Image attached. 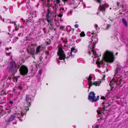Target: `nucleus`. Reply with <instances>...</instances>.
Listing matches in <instances>:
<instances>
[{"label": "nucleus", "mask_w": 128, "mask_h": 128, "mask_svg": "<svg viewBox=\"0 0 128 128\" xmlns=\"http://www.w3.org/2000/svg\"><path fill=\"white\" fill-rule=\"evenodd\" d=\"M76 7H77V6H76V7H74V8H76Z\"/></svg>", "instance_id": "nucleus-45"}, {"label": "nucleus", "mask_w": 128, "mask_h": 128, "mask_svg": "<svg viewBox=\"0 0 128 128\" xmlns=\"http://www.w3.org/2000/svg\"><path fill=\"white\" fill-rule=\"evenodd\" d=\"M20 58H22V60H23L24 59V56H23L22 57H22H20Z\"/></svg>", "instance_id": "nucleus-37"}, {"label": "nucleus", "mask_w": 128, "mask_h": 128, "mask_svg": "<svg viewBox=\"0 0 128 128\" xmlns=\"http://www.w3.org/2000/svg\"><path fill=\"white\" fill-rule=\"evenodd\" d=\"M78 0H76V2H78Z\"/></svg>", "instance_id": "nucleus-47"}, {"label": "nucleus", "mask_w": 128, "mask_h": 128, "mask_svg": "<svg viewBox=\"0 0 128 128\" xmlns=\"http://www.w3.org/2000/svg\"><path fill=\"white\" fill-rule=\"evenodd\" d=\"M42 73V69H40L39 71H38V73L40 74V75Z\"/></svg>", "instance_id": "nucleus-29"}, {"label": "nucleus", "mask_w": 128, "mask_h": 128, "mask_svg": "<svg viewBox=\"0 0 128 128\" xmlns=\"http://www.w3.org/2000/svg\"><path fill=\"white\" fill-rule=\"evenodd\" d=\"M5 22L9 23H14V25H16V21L15 22H13L11 21L10 20V19H8L6 20V21H5Z\"/></svg>", "instance_id": "nucleus-19"}, {"label": "nucleus", "mask_w": 128, "mask_h": 128, "mask_svg": "<svg viewBox=\"0 0 128 128\" xmlns=\"http://www.w3.org/2000/svg\"><path fill=\"white\" fill-rule=\"evenodd\" d=\"M27 50L28 52L30 53L32 55H34L36 54V52L32 45H31V46H29L28 47Z\"/></svg>", "instance_id": "nucleus-9"}, {"label": "nucleus", "mask_w": 128, "mask_h": 128, "mask_svg": "<svg viewBox=\"0 0 128 128\" xmlns=\"http://www.w3.org/2000/svg\"><path fill=\"white\" fill-rule=\"evenodd\" d=\"M46 54L47 55H49V52L48 51H46Z\"/></svg>", "instance_id": "nucleus-36"}, {"label": "nucleus", "mask_w": 128, "mask_h": 128, "mask_svg": "<svg viewBox=\"0 0 128 128\" xmlns=\"http://www.w3.org/2000/svg\"><path fill=\"white\" fill-rule=\"evenodd\" d=\"M94 27L96 30H98V29L99 30V28H98V25L97 24H95L94 25Z\"/></svg>", "instance_id": "nucleus-26"}, {"label": "nucleus", "mask_w": 128, "mask_h": 128, "mask_svg": "<svg viewBox=\"0 0 128 128\" xmlns=\"http://www.w3.org/2000/svg\"><path fill=\"white\" fill-rule=\"evenodd\" d=\"M118 54V52L116 53V55H117V54Z\"/></svg>", "instance_id": "nucleus-49"}, {"label": "nucleus", "mask_w": 128, "mask_h": 128, "mask_svg": "<svg viewBox=\"0 0 128 128\" xmlns=\"http://www.w3.org/2000/svg\"><path fill=\"white\" fill-rule=\"evenodd\" d=\"M26 114V112L22 111L20 112V113H16V114L11 115L9 118L8 120H6V122L8 124L12 121L16 120V118H18L21 116H22Z\"/></svg>", "instance_id": "nucleus-5"}, {"label": "nucleus", "mask_w": 128, "mask_h": 128, "mask_svg": "<svg viewBox=\"0 0 128 128\" xmlns=\"http://www.w3.org/2000/svg\"><path fill=\"white\" fill-rule=\"evenodd\" d=\"M20 20H21L22 21H23V22H24V21H23V20L22 19V18L21 19H20Z\"/></svg>", "instance_id": "nucleus-41"}, {"label": "nucleus", "mask_w": 128, "mask_h": 128, "mask_svg": "<svg viewBox=\"0 0 128 128\" xmlns=\"http://www.w3.org/2000/svg\"><path fill=\"white\" fill-rule=\"evenodd\" d=\"M99 98V96H97L96 98H95L94 100V102H96L98 100Z\"/></svg>", "instance_id": "nucleus-24"}, {"label": "nucleus", "mask_w": 128, "mask_h": 128, "mask_svg": "<svg viewBox=\"0 0 128 128\" xmlns=\"http://www.w3.org/2000/svg\"><path fill=\"white\" fill-rule=\"evenodd\" d=\"M15 38H16V40H18V37H16Z\"/></svg>", "instance_id": "nucleus-40"}, {"label": "nucleus", "mask_w": 128, "mask_h": 128, "mask_svg": "<svg viewBox=\"0 0 128 128\" xmlns=\"http://www.w3.org/2000/svg\"><path fill=\"white\" fill-rule=\"evenodd\" d=\"M117 3H118L117 5H118V6H119V2H117Z\"/></svg>", "instance_id": "nucleus-43"}, {"label": "nucleus", "mask_w": 128, "mask_h": 128, "mask_svg": "<svg viewBox=\"0 0 128 128\" xmlns=\"http://www.w3.org/2000/svg\"><path fill=\"white\" fill-rule=\"evenodd\" d=\"M60 12L59 14H58V16L60 17H61L62 16V14L64 12V8H61L60 9Z\"/></svg>", "instance_id": "nucleus-15"}, {"label": "nucleus", "mask_w": 128, "mask_h": 128, "mask_svg": "<svg viewBox=\"0 0 128 128\" xmlns=\"http://www.w3.org/2000/svg\"><path fill=\"white\" fill-rule=\"evenodd\" d=\"M77 49H75V48L74 47L72 48L71 49V50L70 51L72 54H73V53H75L77 51Z\"/></svg>", "instance_id": "nucleus-18"}, {"label": "nucleus", "mask_w": 128, "mask_h": 128, "mask_svg": "<svg viewBox=\"0 0 128 128\" xmlns=\"http://www.w3.org/2000/svg\"><path fill=\"white\" fill-rule=\"evenodd\" d=\"M16 66V65L14 62H12L10 63L9 68V72L14 74L16 72L17 69L20 68L19 71L21 74L25 76L27 74L28 69L27 67L24 65L21 66H18L17 67Z\"/></svg>", "instance_id": "nucleus-3"}, {"label": "nucleus", "mask_w": 128, "mask_h": 128, "mask_svg": "<svg viewBox=\"0 0 128 128\" xmlns=\"http://www.w3.org/2000/svg\"><path fill=\"white\" fill-rule=\"evenodd\" d=\"M97 14H98V13H97Z\"/></svg>", "instance_id": "nucleus-52"}, {"label": "nucleus", "mask_w": 128, "mask_h": 128, "mask_svg": "<svg viewBox=\"0 0 128 128\" xmlns=\"http://www.w3.org/2000/svg\"><path fill=\"white\" fill-rule=\"evenodd\" d=\"M41 46H38L37 48L36 51V54L40 52L41 51Z\"/></svg>", "instance_id": "nucleus-16"}, {"label": "nucleus", "mask_w": 128, "mask_h": 128, "mask_svg": "<svg viewBox=\"0 0 128 128\" xmlns=\"http://www.w3.org/2000/svg\"><path fill=\"white\" fill-rule=\"evenodd\" d=\"M80 35L82 37L84 36L85 34L84 32H82L80 33Z\"/></svg>", "instance_id": "nucleus-25"}, {"label": "nucleus", "mask_w": 128, "mask_h": 128, "mask_svg": "<svg viewBox=\"0 0 128 128\" xmlns=\"http://www.w3.org/2000/svg\"><path fill=\"white\" fill-rule=\"evenodd\" d=\"M68 0H62L64 2H66Z\"/></svg>", "instance_id": "nucleus-39"}, {"label": "nucleus", "mask_w": 128, "mask_h": 128, "mask_svg": "<svg viewBox=\"0 0 128 128\" xmlns=\"http://www.w3.org/2000/svg\"><path fill=\"white\" fill-rule=\"evenodd\" d=\"M104 103H103L102 104V105H104Z\"/></svg>", "instance_id": "nucleus-46"}, {"label": "nucleus", "mask_w": 128, "mask_h": 128, "mask_svg": "<svg viewBox=\"0 0 128 128\" xmlns=\"http://www.w3.org/2000/svg\"><path fill=\"white\" fill-rule=\"evenodd\" d=\"M108 92L107 93L106 95V97L109 98L114 94V92L112 89H111L110 90H108Z\"/></svg>", "instance_id": "nucleus-12"}, {"label": "nucleus", "mask_w": 128, "mask_h": 128, "mask_svg": "<svg viewBox=\"0 0 128 128\" xmlns=\"http://www.w3.org/2000/svg\"><path fill=\"white\" fill-rule=\"evenodd\" d=\"M54 3L55 6H57L58 4H60V0H55L54 1Z\"/></svg>", "instance_id": "nucleus-17"}, {"label": "nucleus", "mask_w": 128, "mask_h": 128, "mask_svg": "<svg viewBox=\"0 0 128 128\" xmlns=\"http://www.w3.org/2000/svg\"><path fill=\"white\" fill-rule=\"evenodd\" d=\"M105 107L104 106H103V108H99L97 111L98 114H99L102 113H104L103 111L104 110H105Z\"/></svg>", "instance_id": "nucleus-14"}, {"label": "nucleus", "mask_w": 128, "mask_h": 128, "mask_svg": "<svg viewBox=\"0 0 128 128\" xmlns=\"http://www.w3.org/2000/svg\"><path fill=\"white\" fill-rule=\"evenodd\" d=\"M13 30V31H14V30Z\"/></svg>", "instance_id": "nucleus-50"}, {"label": "nucleus", "mask_w": 128, "mask_h": 128, "mask_svg": "<svg viewBox=\"0 0 128 128\" xmlns=\"http://www.w3.org/2000/svg\"><path fill=\"white\" fill-rule=\"evenodd\" d=\"M99 127V125L98 124L96 125L95 126H94L92 127V128H98Z\"/></svg>", "instance_id": "nucleus-28"}, {"label": "nucleus", "mask_w": 128, "mask_h": 128, "mask_svg": "<svg viewBox=\"0 0 128 128\" xmlns=\"http://www.w3.org/2000/svg\"><path fill=\"white\" fill-rule=\"evenodd\" d=\"M2 19V20L4 22V19H2V16H0V20Z\"/></svg>", "instance_id": "nucleus-34"}, {"label": "nucleus", "mask_w": 128, "mask_h": 128, "mask_svg": "<svg viewBox=\"0 0 128 128\" xmlns=\"http://www.w3.org/2000/svg\"><path fill=\"white\" fill-rule=\"evenodd\" d=\"M110 26V24H108V25L107 27V29H108Z\"/></svg>", "instance_id": "nucleus-35"}, {"label": "nucleus", "mask_w": 128, "mask_h": 128, "mask_svg": "<svg viewBox=\"0 0 128 128\" xmlns=\"http://www.w3.org/2000/svg\"><path fill=\"white\" fill-rule=\"evenodd\" d=\"M18 88L20 90H21L22 89V87L20 86H18Z\"/></svg>", "instance_id": "nucleus-31"}, {"label": "nucleus", "mask_w": 128, "mask_h": 128, "mask_svg": "<svg viewBox=\"0 0 128 128\" xmlns=\"http://www.w3.org/2000/svg\"><path fill=\"white\" fill-rule=\"evenodd\" d=\"M80 4V2L78 3H77V4H76V5L78 6V4Z\"/></svg>", "instance_id": "nucleus-42"}, {"label": "nucleus", "mask_w": 128, "mask_h": 128, "mask_svg": "<svg viewBox=\"0 0 128 128\" xmlns=\"http://www.w3.org/2000/svg\"><path fill=\"white\" fill-rule=\"evenodd\" d=\"M72 10H71L69 12H68L67 14V16H69L72 15Z\"/></svg>", "instance_id": "nucleus-22"}, {"label": "nucleus", "mask_w": 128, "mask_h": 128, "mask_svg": "<svg viewBox=\"0 0 128 128\" xmlns=\"http://www.w3.org/2000/svg\"><path fill=\"white\" fill-rule=\"evenodd\" d=\"M9 103L10 104H13V102L12 101H10V102H9Z\"/></svg>", "instance_id": "nucleus-33"}, {"label": "nucleus", "mask_w": 128, "mask_h": 128, "mask_svg": "<svg viewBox=\"0 0 128 128\" xmlns=\"http://www.w3.org/2000/svg\"><path fill=\"white\" fill-rule=\"evenodd\" d=\"M108 98L107 97H106H106H105L104 96H102L101 98L100 99L102 100H107Z\"/></svg>", "instance_id": "nucleus-23"}, {"label": "nucleus", "mask_w": 128, "mask_h": 128, "mask_svg": "<svg viewBox=\"0 0 128 128\" xmlns=\"http://www.w3.org/2000/svg\"><path fill=\"white\" fill-rule=\"evenodd\" d=\"M10 49H11L12 48L11 47H10Z\"/></svg>", "instance_id": "nucleus-48"}, {"label": "nucleus", "mask_w": 128, "mask_h": 128, "mask_svg": "<svg viewBox=\"0 0 128 128\" xmlns=\"http://www.w3.org/2000/svg\"><path fill=\"white\" fill-rule=\"evenodd\" d=\"M14 26H15V30L16 31L18 30V28H17L16 24V25H14Z\"/></svg>", "instance_id": "nucleus-30"}, {"label": "nucleus", "mask_w": 128, "mask_h": 128, "mask_svg": "<svg viewBox=\"0 0 128 128\" xmlns=\"http://www.w3.org/2000/svg\"><path fill=\"white\" fill-rule=\"evenodd\" d=\"M46 44H49L48 43V42H46Z\"/></svg>", "instance_id": "nucleus-44"}, {"label": "nucleus", "mask_w": 128, "mask_h": 128, "mask_svg": "<svg viewBox=\"0 0 128 128\" xmlns=\"http://www.w3.org/2000/svg\"><path fill=\"white\" fill-rule=\"evenodd\" d=\"M58 59L57 58L56 60L57 62L58 61L59 59L60 60H64L65 58H68L70 57L72 58L74 56V54H72L70 51L68 52L66 56L64 51L61 49H59L58 52Z\"/></svg>", "instance_id": "nucleus-4"}, {"label": "nucleus", "mask_w": 128, "mask_h": 128, "mask_svg": "<svg viewBox=\"0 0 128 128\" xmlns=\"http://www.w3.org/2000/svg\"><path fill=\"white\" fill-rule=\"evenodd\" d=\"M32 96L28 94L26 95V100L27 102V103L28 104V105L27 106L24 107V112H26L28 110V107L30 106L31 104L30 102L32 101Z\"/></svg>", "instance_id": "nucleus-7"}, {"label": "nucleus", "mask_w": 128, "mask_h": 128, "mask_svg": "<svg viewBox=\"0 0 128 128\" xmlns=\"http://www.w3.org/2000/svg\"><path fill=\"white\" fill-rule=\"evenodd\" d=\"M95 94L94 92H90L88 95V99L91 101L93 102H94L95 98Z\"/></svg>", "instance_id": "nucleus-10"}, {"label": "nucleus", "mask_w": 128, "mask_h": 128, "mask_svg": "<svg viewBox=\"0 0 128 128\" xmlns=\"http://www.w3.org/2000/svg\"><path fill=\"white\" fill-rule=\"evenodd\" d=\"M118 67L115 70L114 77L110 81V84L111 87L116 88L118 85L121 87L124 83L122 80V77L119 75L122 71L123 67H122L120 65L118 64Z\"/></svg>", "instance_id": "nucleus-2"}, {"label": "nucleus", "mask_w": 128, "mask_h": 128, "mask_svg": "<svg viewBox=\"0 0 128 128\" xmlns=\"http://www.w3.org/2000/svg\"><path fill=\"white\" fill-rule=\"evenodd\" d=\"M50 0H42V2L44 5L49 6H50Z\"/></svg>", "instance_id": "nucleus-13"}, {"label": "nucleus", "mask_w": 128, "mask_h": 128, "mask_svg": "<svg viewBox=\"0 0 128 128\" xmlns=\"http://www.w3.org/2000/svg\"><path fill=\"white\" fill-rule=\"evenodd\" d=\"M74 27L76 28H77L78 27V24H76L74 25Z\"/></svg>", "instance_id": "nucleus-32"}, {"label": "nucleus", "mask_w": 128, "mask_h": 128, "mask_svg": "<svg viewBox=\"0 0 128 128\" xmlns=\"http://www.w3.org/2000/svg\"><path fill=\"white\" fill-rule=\"evenodd\" d=\"M47 12L45 20L48 23V25L50 24V26H52L53 25V17L52 16V13L51 12L49 9L47 10Z\"/></svg>", "instance_id": "nucleus-6"}, {"label": "nucleus", "mask_w": 128, "mask_h": 128, "mask_svg": "<svg viewBox=\"0 0 128 128\" xmlns=\"http://www.w3.org/2000/svg\"><path fill=\"white\" fill-rule=\"evenodd\" d=\"M7 9L4 6L2 8V10L3 11H6Z\"/></svg>", "instance_id": "nucleus-27"}, {"label": "nucleus", "mask_w": 128, "mask_h": 128, "mask_svg": "<svg viewBox=\"0 0 128 128\" xmlns=\"http://www.w3.org/2000/svg\"><path fill=\"white\" fill-rule=\"evenodd\" d=\"M92 37L91 40L92 42L88 46V54L90 55L91 53H92L93 56L92 57L93 58V60L95 61L97 64L98 67L104 69V72L106 70L108 71L107 66V65L106 62L110 63L113 62L114 61V58L113 53L108 51H106L104 54L103 56V60L100 61L99 58V56L97 55L96 52L94 51L95 47V44L97 42L98 39L97 38V35L94 32L92 34Z\"/></svg>", "instance_id": "nucleus-1"}, {"label": "nucleus", "mask_w": 128, "mask_h": 128, "mask_svg": "<svg viewBox=\"0 0 128 128\" xmlns=\"http://www.w3.org/2000/svg\"><path fill=\"white\" fill-rule=\"evenodd\" d=\"M14 82H16L17 81V79L16 78H15V80H14Z\"/></svg>", "instance_id": "nucleus-38"}, {"label": "nucleus", "mask_w": 128, "mask_h": 128, "mask_svg": "<svg viewBox=\"0 0 128 128\" xmlns=\"http://www.w3.org/2000/svg\"><path fill=\"white\" fill-rule=\"evenodd\" d=\"M6 110V112H7L8 114L10 113L11 111V110L9 108L7 107L5 108Z\"/></svg>", "instance_id": "nucleus-20"}, {"label": "nucleus", "mask_w": 128, "mask_h": 128, "mask_svg": "<svg viewBox=\"0 0 128 128\" xmlns=\"http://www.w3.org/2000/svg\"><path fill=\"white\" fill-rule=\"evenodd\" d=\"M89 82L88 84L89 85V89L90 87L92 85H95L96 86H99L101 82V81H96L94 82L93 83H92V82L91 81V80L92 79V76H90L88 78H87Z\"/></svg>", "instance_id": "nucleus-8"}, {"label": "nucleus", "mask_w": 128, "mask_h": 128, "mask_svg": "<svg viewBox=\"0 0 128 128\" xmlns=\"http://www.w3.org/2000/svg\"><path fill=\"white\" fill-rule=\"evenodd\" d=\"M96 1L98 3L100 4V6L98 8L100 11L103 12L105 10V8L104 7V4H102L101 3V1L102 0H96Z\"/></svg>", "instance_id": "nucleus-11"}, {"label": "nucleus", "mask_w": 128, "mask_h": 128, "mask_svg": "<svg viewBox=\"0 0 128 128\" xmlns=\"http://www.w3.org/2000/svg\"><path fill=\"white\" fill-rule=\"evenodd\" d=\"M122 21L123 23L126 26H127V24L126 20L124 18H122Z\"/></svg>", "instance_id": "nucleus-21"}, {"label": "nucleus", "mask_w": 128, "mask_h": 128, "mask_svg": "<svg viewBox=\"0 0 128 128\" xmlns=\"http://www.w3.org/2000/svg\"><path fill=\"white\" fill-rule=\"evenodd\" d=\"M0 44H1V42H0Z\"/></svg>", "instance_id": "nucleus-51"}, {"label": "nucleus", "mask_w": 128, "mask_h": 128, "mask_svg": "<svg viewBox=\"0 0 128 128\" xmlns=\"http://www.w3.org/2000/svg\"><path fill=\"white\" fill-rule=\"evenodd\" d=\"M110 9H111V8H110Z\"/></svg>", "instance_id": "nucleus-53"}]
</instances>
